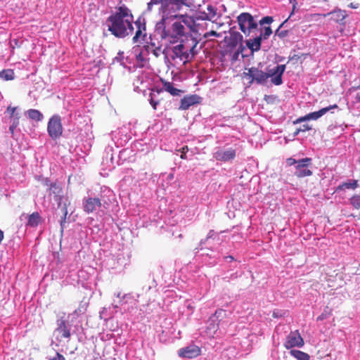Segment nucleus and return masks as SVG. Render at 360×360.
<instances>
[{"instance_id":"obj_32","label":"nucleus","mask_w":360,"mask_h":360,"mask_svg":"<svg viewBox=\"0 0 360 360\" xmlns=\"http://www.w3.org/2000/svg\"><path fill=\"white\" fill-rule=\"evenodd\" d=\"M288 20H285L278 27V29L276 31V35H277L278 37L280 38H284L288 34V30H281L280 31V28L284 25L285 22H286V21Z\"/></svg>"},{"instance_id":"obj_27","label":"nucleus","mask_w":360,"mask_h":360,"mask_svg":"<svg viewBox=\"0 0 360 360\" xmlns=\"http://www.w3.org/2000/svg\"><path fill=\"white\" fill-rule=\"evenodd\" d=\"M243 41V36L238 32L231 33L230 44L233 46H237L238 44H241ZM242 47V44H240Z\"/></svg>"},{"instance_id":"obj_8","label":"nucleus","mask_w":360,"mask_h":360,"mask_svg":"<svg viewBox=\"0 0 360 360\" xmlns=\"http://www.w3.org/2000/svg\"><path fill=\"white\" fill-rule=\"evenodd\" d=\"M44 182L45 186L49 187V195L53 198V200L58 203V206H60L63 198L62 187L56 182L50 183V181L47 178L44 180Z\"/></svg>"},{"instance_id":"obj_16","label":"nucleus","mask_w":360,"mask_h":360,"mask_svg":"<svg viewBox=\"0 0 360 360\" xmlns=\"http://www.w3.org/2000/svg\"><path fill=\"white\" fill-rule=\"evenodd\" d=\"M200 102L201 98L196 94L186 96L181 99L179 109L185 110L188 109L191 106L198 104Z\"/></svg>"},{"instance_id":"obj_2","label":"nucleus","mask_w":360,"mask_h":360,"mask_svg":"<svg viewBox=\"0 0 360 360\" xmlns=\"http://www.w3.org/2000/svg\"><path fill=\"white\" fill-rule=\"evenodd\" d=\"M160 5V20H170L182 17L177 12L185 5V0H150L147 4V11L152 12L153 6Z\"/></svg>"},{"instance_id":"obj_25","label":"nucleus","mask_w":360,"mask_h":360,"mask_svg":"<svg viewBox=\"0 0 360 360\" xmlns=\"http://www.w3.org/2000/svg\"><path fill=\"white\" fill-rule=\"evenodd\" d=\"M131 52L134 54V56L139 63H141V66H143V63L145 62V58L143 56L142 51H141V46L139 45H136L132 48Z\"/></svg>"},{"instance_id":"obj_30","label":"nucleus","mask_w":360,"mask_h":360,"mask_svg":"<svg viewBox=\"0 0 360 360\" xmlns=\"http://www.w3.org/2000/svg\"><path fill=\"white\" fill-rule=\"evenodd\" d=\"M207 11H209V13L205 14V17L204 19L208 20H212L215 17V15L217 14L216 10L214 9V8L213 6H208Z\"/></svg>"},{"instance_id":"obj_36","label":"nucleus","mask_w":360,"mask_h":360,"mask_svg":"<svg viewBox=\"0 0 360 360\" xmlns=\"http://www.w3.org/2000/svg\"><path fill=\"white\" fill-rule=\"evenodd\" d=\"M188 146H184L181 149L177 150L176 151H179L181 153L180 158L183 160L187 159L186 153L188 151Z\"/></svg>"},{"instance_id":"obj_10","label":"nucleus","mask_w":360,"mask_h":360,"mask_svg":"<svg viewBox=\"0 0 360 360\" xmlns=\"http://www.w3.org/2000/svg\"><path fill=\"white\" fill-rule=\"evenodd\" d=\"M285 70V65H278L276 68L269 70L266 72L267 79L271 77V82L273 84L278 86L282 84V76Z\"/></svg>"},{"instance_id":"obj_39","label":"nucleus","mask_w":360,"mask_h":360,"mask_svg":"<svg viewBox=\"0 0 360 360\" xmlns=\"http://www.w3.org/2000/svg\"><path fill=\"white\" fill-rule=\"evenodd\" d=\"M273 18L271 17V16H266V17H264L260 21H259V23L260 25H263V24H270L273 22Z\"/></svg>"},{"instance_id":"obj_28","label":"nucleus","mask_w":360,"mask_h":360,"mask_svg":"<svg viewBox=\"0 0 360 360\" xmlns=\"http://www.w3.org/2000/svg\"><path fill=\"white\" fill-rule=\"evenodd\" d=\"M136 25H137V30L136 31L135 35L132 38V41L134 43H137V42L140 41L141 38L142 39V40H144V38L146 37V34H143L141 23L136 22Z\"/></svg>"},{"instance_id":"obj_18","label":"nucleus","mask_w":360,"mask_h":360,"mask_svg":"<svg viewBox=\"0 0 360 360\" xmlns=\"http://www.w3.org/2000/svg\"><path fill=\"white\" fill-rule=\"evenodd\" d=\"M145 48L148 52H151L156 58H158L161 53H164L160 43L153 41L152 39H150V41L148 42V44L145 46Z\"/></svg>"},{"instance_id":"obj_1","label":"nucleus","mask_w":360,"mask_h":360,"mask_svg":"<svg viewBox=\"0 0 360 360\" xmlns=\"http://www.w3.org/2000/svg\"><path fill=\"white\" fill-rule=\"evenodd\" d=\"M133 19L131 11L126 6H119L115 12L107 18L108 30L118 38H124L131 34L134 30Z\"/></svg>"},{"instance_id":"obj_7","label":"nucleus","mask_w":360,"mask_h":360,"mask_svg":"<svg viewBox=\"0 0 360 360\" xmlns=\"http://www.w3.org/2000/svg\"><path fill=\"white\" fill-rule=\"evenodd\" d=\"M312 160L310 158H305L299 160L297 165L295 166L294 174L298 178H303L312 175V171L308 167L311 165Z\"/></svg>"},{"instance_id":"obj_17","label":"nucleus","mask_w":360,"mask_h":360,"mask_svg":"<svg viewBox=\"0 0 360 360\" xmlns=\"http://www.w3.org/2000/svg\"><path fill=\"white\" fill-rule=\"evenodd\" d=\"M222 312H224V310L222 309H218L215 311L213 316L210 317L208 322H207V333L210 335H214V333L219 328V322H216L214 320V316H216L217 314H220Z\"/></svg>"},{"instance_id":"obj_43","label":"nucleus","mask_w":360,"mask_h":360,"mask_svg":"<svg viewBox=\"0 0 360 360\" xmlns=\"http://www.w3.org/2000/svg\"><path fill=\"white\" fill-rule=\"evenodd\" d=\"M287 163L288 165L291 166V165H297V162L298 160H296L295 159L292 158H289L287 159Z\"/></svg>"},{"instance_id":"obj_4","label":"nucleus","mask_w":360,"mask_h":360,"mask_svg":"<svg viewBox=\"0 0 360 360\" xmlns=\"http://www.w3.org/2000/svg\"><path fill=\"white\" fill-rule=\"evenodd\" d=\"M198 44L197 39L193 37L175 46L172 49L173 59L178 58L184 63L190 61L198 53L196 47Z\"/></svg>"},{"instance_id":"obj_15","label":"nucleus","mask_w":360,"mask_h":360,"mask_svg":"<svg viewBox=\"0 0 360 360\" xmlns=\"http://www.w3.org/2000/svg\"><path fill=\"white\" fill-rule=\"evenodd\" d=\"M178 354L183 358H195L200 354V349L196 345H188L180 349Z\"/></svg>"},{"instance_id":"obj_13","label":"nucleus","mask_w":360,"mask_h":360,"mask_svg":"<svg viewBox=\"0 0 360 360\" xmlns=\"http://www.w3.org/2000/svg\"><path fill=\"white\" fill-rule=\"evenodd\" d=\"M236 154V150L233 148H229L227 150L219 149L214 153L213 157L217 161L227 162L234 159Z\"/></svg>"},{"instance_id":"obj_9","label":"nucleus","mask_w":360,"mask_h":360,"mask_svg":"<svg viewBox=\"0 0 360 360\" xmlns=\"http://www.w3.org/2000/svg\"><path fill=\"white\" fill-rule=\"evenodd\" d=\"M304 344V340L302 338L298 330L291 331L286 337L284 342V347L289 349L292 347H302Z\"/></svg>"},{"instance_id":"obj_26","label":"nucleus","mask_w":360,"mask_h":360,"mask_svg":"<svg viewBox=\"0 0 360 360\" xmlns=\"http://www.w3.org/2000/svg\"><path fill=\"white\" fill-rule=\"evenodd\" d=\"M290 354L297 359V360H309L310 356L302 351L297 350V349H292L290 352Z\"/></svg>"},{"instance_id":"obj_19","label":"nucleus","mask_w":360,"mask_h":360,"mask_svg":"<svg viewBox=\"0 0 360 360\" xmlns=\"http://www.w3.org/2000/svg\"><path fill=\"white\" fill-rule=\"evenodd\" d=\"M42 221L41 217L39 213L37 212H34L32 214H30L27 217V226L31 227H36Z\"/></svg>"},{"instance_id":"obj_6","label":"nucleus","mask_w":360,"mask_h":360,"mask_svg":"<svg viewBox=\"0 0 360 360\" xmlns=\"http://www.w3.org/2000/svg\"><path fill=\"white\" fill-rule=\"evenodd\" d=\"M47 131L49 135L53 139H56L62 135L63 126L61 123V118L59 115H56L50 118L48 122Z\"/></svg>"},{"instance_id":"obj_49","label":"nucleus","mask_w":360,"mask_h":360,"mask_svg":"<svg viewBox=\"0 0 360 360\" xmlns=\"http://www.w3.org/2000/svg\"><path fill=\"white\" fill-rule=\"evenodd\" d=\"M360 89V84L357 86H353L352 87L351 90H357Z\"/></svg>"},{"instance_id":"obj_47","label":"nucleus","mask_w":360,"mask_h":360,"mask_svg":"<svg viewBox=\"0 0 360 360\" xmlns=\"http://www.w3.org/2000/svg\"><path fill=\"white\" fill-rule=\"evenodd\" d=\"M324 319H325V316L323 314H322L319 316L317 317V321H321Z\"/></svg>"},{"instance_id":"obj_21","label":"nucleus","mask_w":360,"mask_h":360,"mask_svg":"<svg viewBox=\"0 0 360 360\" xmlns=\"http://www.w3.org/2000/svg\"><path fill=\"white\" fill-rule=\"evenodd\" d=\"M56 330L63 338H70L71 336L70 330L66 326L65 321H62L61 323L58 324Z\"/></svg>"},{"instance_id":"obj_40","label":"nucleus","mask_w":360,"mask_h":360,"mask_svg":"<svg viewBox=\"0 0 360 360\" xmlns=\"http://www.w3.org/2000/svg\"><path fill=\"white\" fill-rule=\"evenodd\" d=\"M211 36L218 37L220 36V34L217 32L216 31H214V30L207 32L204 34V38H205V39H207V38H209Z\"/></svg>"},{"instance_id":"obj_33","label":"nucleus","mask_w":360,"mask_h":360,"mask_svg":"<svg viewBox=\"0 0 360 360\" xmlns=\"http://www.w3.org/2000/svg\"><path fill=\"white\" fill-rule=\"evenodd\" d=\"M307 56H308V54H302V55L294 54L293 56H292L289 58L288 62L293 61L295 63H296L302 58H303V59H305Z\"/></svg>"},{"instance_id":"obj_20","label":"nucleus","mask_w":360,"mask_h":360,"mask_svg":"<svg viewBox=\"0 0 360 360\" xmlns=\"http://www.w3.org/2000/svg\"><path fill=\"white\" fill-rule=\"evenodd\" d=\"M262 37H257L252 40H248L246 44L252 52L258 51L261 48Z\"/></svg>"},{"instance_id":"obj_51","label":"nucleus","mask_w":360,"mask_h":360,"mask_svg":"<svg viewBox=\"0 0 360 360\" xmlns=\"http://www.w3.org/2000/svg\"><path fill=\"white\" fill-rule=\"evenodd\" d=\"M243 51V49H241L240 51H238V52L235 54V57L237 58L238 57V55L239 53V51Z\"/></svg>"},{"instance_id":"obj_34","label":"nucleus","mask_w":360,"mask_h":360,"mask_svg":"<svg viewBox=\"0 0 360 360\" xmlns=\"http://www.w3.org/2000/svg\"><path fill=\"white\" fill-rule=\"evenodd\" d=\"M272 34V30L270 27H266L264 28V32L261 33L259 37H262V39H267Z\"/></svg>"},{"instance_id":"obj_31","label":"nucleus","mask_w":360,"mask_h":360,"mask_svg":"<svg viewBox=\"0 0 360 360\" xmlns=\"http://www.w3.org/2000/svg\"><path fill=\"white\" fill-rule=\"evenodd\" d=\"M350 203L356 209L360 208V195H354L350 198Z\"/></svg>"},{"instance_id":"obj_12","label":"nucleus","mask_w":360,"mask_h":360,"mask_svg":"<svg viewBox=\"0 0 360 360\" xmlns=\"http://www.w3.org/2000/svg\"><path fill=\"white\" fill-rule=\"evenodd\" d=\"M338 108V105L337 104L331 105L328 107L321 108L319 111L313 112L311 113H309L308 115L301 117L298 118L295 122L298 123L301 122H304L305 120H317L323 115H325L326 112H328L331 109H336Z\"/></svg>"},{"instance_id":"obj_48","label":"nucleus","mask_w":360,"mask_h":360,"mask_svg":"<svg viewBox=\"0 0 360 360\" xmlns=\"http://www.w3.org/2000/svg\"><path fill=\"white\" fill-rule=\"evenodd\" d=\"M226 259H229V261H233L234 259L233 257L232 256H228V257H226Z\"/></svg>"},{"instance_id":"obj_37","label":"nucleus","mask_w":360,"mask_h":360,"mask_svg":"<svg viewBox=\"0 0 360 360\" xmlns=\"http://www.w3.org/2000/svg\"><path fill=\"white\" fill-rule=\"evenodd\" d=\"M49 360H65V358L63 355L56 352L53 356L49 357Z\"/></svg>"},{"instance_id":"obj_29","label":"nucleus","mask_w":360,"mask_h":360,"mask_svg":"<svg viewBox=\"0 0 360 360\" xmlns=\"http://www.w3.org/2000/svg\"><path fill=\"white\" fill-rule=\"evenodd\" d=\"M27 115L31 120L36 121H41L43 118V115L39 110L35 109H30L27 110Z\"/></svg>"},{"instance_id":"obj_35","label":"nucleus","mask_w":360,"mask_h":360,"mask_svg":"<svg viewBox=\"0 0 360 360\" xmlns=\"http://www.w3.org/2000/svg\"><path fill=\"white\" fill-rule=\"evenodd\" d=\"M311 129V127L309 124H303L302 127H300L299 129H297L295 131V135L298 134L301 131L304 132V131H309Z\"/></svg>"},{"instance_id":"obj_11","label":"nucleus","mask_w":360,"mask_h":360,"mask_svg":"<svg viewBox=\"0 0 360 360\" xmlns=\"http://www.w3.org/2000/svg\"><path fill=\"white\" fill-rule=\"evenodd\" d=\"M244 74L251 78L250 83L256 82V83L259 84H263L267 80L266 72L257 68L252 67L248 70L247 72H244Z\"/></svg>"},{"instance_id":"obj_38","label":"nucleus","mask_w":360,"mask_h":360,"mask_svg":"<svg viewBox=\"0 0 360 360\" xmlns=\"http://www.w3.org/2000/svg\"><path fill=\"white\" fill-rule=\"evenodd\" d=\"M342 186H345L347 188H352L354 189L358 187V183L356 180H353L352 182L345 183Z\"/></svg>"},{"instance_id":"obj_42","label":"nucleus","mask_w":360,"mask_h":360,"mask_svg":"<svg viewBox=\"0 0 360 360\" xmlns=\"http://www.w3.org/2000/svg\"><path fill=\"white\" fill-rule=\"evenodd\" d=\"M67 214H68L67 207H63V216L62 219L60 221V225H61L62 228L63 226V224L65 223Z\"/></svg>"},{"instance_id":"obj_45","label":"nucleus","mask_w":360,"mask_h":360,"mask_svg":"<svg viewBox=\"0 0 360 360\" xmlns=\"http://www.w3.org/2000/svg\"><path fill=\"white\" fill-rule=\"evenodd\" d=\"M272 316L274 318H280V317H282L283 316V314H281V311H273V314H272Z\"/></svg>"},{"instance_id":"obj_14","label":"nucleus","mask_w":360,"mask_h":360,"mask_svg":"<svg viewBox=\"0 0 360 360\" xmlns=\"http://www.w3.org/2000/svg\"><path fill=\"white\" fill-rule=\"evenodd\" d=\"M101 205V200L98 198H86L83 200L84 211L88 214L94 212Z\"/></svg>"},{"instance_id":"obj_23","label":"nucleus","mask_w":360,"mask_h":360,"mask_svg":"<svg viewBox=\"0 0 360 360\" xmlns=\"http://www.w3.org/2000/svg\"><path fill=\"white\" fill-rule=\"evenodd\" d=\"M328 15H330V18L338 22H342L346 15L345 11L341 10L334 11L333 12H330L328 13Z\"/></svg>"},{"instance_id":"obj_44","label":"nucleus","mask_w":360,"mask_h":360,"mask_svg":"<svg viewBox=\"0 0 360 360\" xmlns=\"http://www.w3.org/2000/svg\"><path fill=\"white\" fill-rule=\"evenodd\" d=\"M15 110H16V108L15 107L8 106L7 108V112L10 114L11 117H13L14 115V113H15Z\"/></svg>"},{"instance_id":"obj_3","label":"nucleus","mask_w":360,"mask_h":360,"mask_svg":"<svg viewBox=\"0 0 360 360\" xmlns=\"http://www.w3.org/2000/svg\"><path fill=\"white\" fill-rule=\"evenodd\" d=\"M156 30L162 39L169 44L177 42L185 34V27L181 22L169 24V20H160L156 24Z\"/></svg>"},{"instance_id":"obj_50","label":"nucleus","mask_w":360,"mask_h":360,"mask_svg":"<svg viewBox=\"0 0 360 360\" xmlns=\"http://www.w3.org/2000/svg\"><path fill=\"white\" fill-rule=\"evenodd\" d=\"M356 100L359 102H360V94H357V95L356 96Z\"/></svg>"},{"instance_id":"obj_5","label":"nucleus","mask_w":360,"mask_h":360,"mask_svg":"<svg viewBox=\"0 0 360 360\" xmlns=\"http://www.w3.org/2000/svg\"><path fill=\"white\" fill-rule=\"evenodd\" d=\"M237 22L241 32L248 34L251 30L257 28V23L249 13H242L237 17Z\"/></svg>"},{"instance_id":"obj_24","label":"nucleus","mask_w":360,"mask_h":360,"mask_svg":"<svg viewBox=\"0 0 360 360\" xmlns=\"http://www.w3.org/2000/svg\"><path fill=\"white\" fill-rule=\"evenodd\" d=\"M0 79L10 81L15 79V72L12 69H6L0 72Z\"/></svg>"},{"instance_id":"obj_41","label":"nucleus","mask_w":360,"mask_h":360,"mask_svg":"<svg viewBox=\"0 0 360 360\" xmlns=\"http://www.w3.org/2000/svg\"><path fill=\"white\" fill-rule=\"evenodd\" d=\"M150 105H152L153 108L154 110H155V109L157 108V105H158V104L159 103V102H158V101H155V100L153 98V94H152V93H150Z\"/></svg>"},{"instance_id":"obj_46","label":"nucleus","mask_w":360,"mask_h":360,"mask_svg":"<svg viewBox=\"0 0 360 360\" xmlns=\"http://www.w3.org/2000/svg\"><path fill=\"white\" fill-rule=\"evenodd\" d=\"M18 122L16 123H13L10 127H9V131H11V134H13L14 132V130L15 129V127H17L18 125Z\"/></svg>"},{"instance_id":"obj_22","label":"nucleus","mask_w":360,"mask_h":360,"mask_svg":"<svg viewBox=\"0 0 360 360\" xmlns=\"http://www.w3.org/2000/svg\"><path fill=\"white\" fill-rule=\"evenodd\" d=\"M163 89L172 96H179L182 92L181 90L175 88L173 83L169 82H163Z\"/></svg>"}]
</instances>
